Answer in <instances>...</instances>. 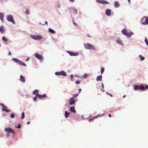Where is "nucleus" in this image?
<instances>
[{"instance_id":"9b49d317","label":"nucleus","mask_w":148,"mask_h":148,"mask_svg":"<svg viewBox=\"0 0 148 148\" xmlns=\"http://www.w3.org/2000/svg\"><path fill=\"white\" fill-rule=\"evenodd\" d=\"M25 78L22 75H21L20 76V81L23 82H25Z\"/></svg>"},{"instance_id":"e433bc0d","label":"nucleus","mask_w":148,"mask_h":148,"mask_svg":"<svg viewBox=\"0 0 148 148\" xmlns=\"http://www.w3.org/2000/svg\"><path fill=\"white\" fill-rule=\"evenodd\" d=\"M16 127L18 129L20 128L21 127V124H18V126Z\"/></svg>"},{"instance_id":"412c9836","label":"nucleus","mask_w":148,"mask_h":148,"mask_svg":"<svg viewBox=\"0 0 148 148\" xmlns=\"http://www.w3.org/2000/svg\"><path fill=\"white\" fill-rule=\"evenodd\" d=\"M101 3L102 4H108L109 3L107 1L101 0Z\"/></svg>"},{"instance_id":"f257e3e1","label":"nucleus","mask_w":148,"mask_h":148,"mask_svg":"<svg viewBox=\"0 0 148 148\" xmlns=\"http://www.w3.org/2000/svg\"><path fill=\"white\" fill-rule=\"evenodd\" d=\"M134 90H144L145 89H148V85H146L145 87H144L143 86H137L135 85L134 86Z\"/></svg>"},{"instance_id":"f03ea898","label":"nucleus","mask_w":148,"mask_h":148,"mask_svg":"<svg viewBox=\"0 0 148 148\" xmlns=\"http://www.w3.org/2000/svg\"><path fill=\"white\" fill-rule=\"evenodd\" d=\"M122 33L124 35L126 36L127 37H131L133 34V32H127V30L125 28L122 30Z\"/></svg>"},{"instance_id":"79ce46f5","label":"nucleus","mask_w":148,"mask_h":148,"mask_svg":"<svg viewBox=\"0 0 148 148\" xmlns=\"http://www.w3.org/2000/svg\"><path fill=\"white\" fill-rule=\"evenodd\" d=\"M0 105L3 107L7 108V107L4 105L3 104L1 103Z\"/></svg>"},{"instance_id":"09e8293b","label":"nucleus","mask_w":148,"mask_h":148,"mask_svg":"<svg viewBox=\"0 0 148 148\" xmlns=\"http://www.w3.org/2000/svg\"><path fill=\"white\" fill-rule=\"evenodd\" d=\"M109 116L110 117H111V114H109Z\"/></svg>"},{"instance_id":"b1692460","label":"nucleus","mask_w":148,"mask_h":148,"mask_svg":"<svg viewBox=\"0 0 148 148\" xmlns=\"http://www.w3.org/2000/svg\"><path fill=\"white\" fill-rule=\"evenodd\" d=\"M139 57L140 58V60L141 61H143L144 60L145 58L144 57H143V56L141 55H139Z\"/></svg>"},{"instance_id":"c03bdc74","label":"nucleus","mask_w":148,"mask_h":148,"mask_svg":"<svg viewBox=\"0 0 148 148\" xmlns=\"http://www.w3.org/2000/svg\"><path fill=\"white\" fill-rule=\"evenodd\" d=\"M116 41H117V42H118V43H120L121 44V45H123V44L121 43V42H119V40H116Z\"/></svg>"},{"instance_id":"f704fd0d","label":"nucleus","mask_w":148,"mask_h":148,"mask_svg":"<svg viewBox=\"0 0 148 148\" xmlns=\"http://www.w3.org/2000/svg\"><path fill=\"white\" fill-rule=\"evenodd\" d=\"M73 75H70V77L71 78V80L72 81H73V80L72 79L73 78Z\"/></svg>"},{"instance_id":"dca6fc26","label":"nucleus","mask_w":148,"mask_h":148,"mask_svg":"<svg viewBox=\"0 0 148 148\" xmlns=\"http://www.w3.org/2000/svg\"><path fill=\"white\" fill-rule=\"evenodd\" d=\"M33 94L37 96L38 95H39L38 90H34L33 92Z\"/></svg>"},{"instance_id":"ddd939ff","label":"nucleus","mask_w":148,"mask_h":148,"mask_svg":"<svg viewBox=\"0 0 148 148\" xmlns=\"http://www.w3.org/2000/svg\"><path fill=\"white\" fill-rule=\"evenodd\" d=\"M69 53L71 56H76L78 55V53L77 52L73 53L72 52H69Z\"/></svg>"},{"instance_id":"a18cd8bd","label":"nucleus","mask_w":148,"mask_h":148,"mask_svg":"<svg viewBox=\"0 0 148 148\" xmlns=\"http://www.w3.org/2000/svg\"><path fill=\"white\" fill-rule=\"evenodd\" d=\"M73 24L74 25H77V26L78 27V25H77V23H75L74 22H73Z\"/></svg>"},{"instance_id":"a878e982","label":"nucleus","mask_w":148,"mask_h":148,"mask_svg":"<svg viewBox=\"0 0 148 148\" xmlns=\"http://www.w3.org/2000/svg\"><path fill=\"white\" fill-rule=\"evenodd\" d=\"M2 39L3 40L7 42L8 41V40L6 38V37L5 36H3L2 37Z\"/></svg>"},{"instance_id":"473e14b6","label":"nucleus","mask_w":148,"mask_h":148,"mask_svg":"<svg viewBox=\"0 0 148 148\" xmlns=\"http://www.w3.org/2000/svg\"><path fill=\"white\" fill-rule=\"evenodd\" d=\"M55 74L57 75H60V72H56Z\"/></svg>"},{"instance_id":"8fccbe9b","label":"nucleus","mask_w":148,"mask_h":148,"mask_svg":"<svg viewBox=\"0 0 148 148\" xmlns=\"http://www.w3.org/2000/svg\"><path fill=\"white\" fill-rule=\"evenodd\" d=\"M11 55V53L10 51H9V55L10 56Z\"/></svg>"},{"instance_id":"39448f33","label":"nucleus","mask_w":148,"mask_h":148,"mask_svg":"<svg viewBox=\"0 0 148 148\" xmlns=\"http://www.w3.org/2000/svg\"><path fill=\"white\" fill-rule=\"evenodd\" d=\"M7 19L8 21L12 22L13 24H15V22L14 21L13 17L12 15H9L6 16Z\"/></svg>"},{"instance_id":"de8ad7c7","label":"nucleus","mask_w":148,"mask_h":148,"mask_svg":"<svg viewBox=\"0 0 148 148\" xmlns=\"http://www.w3.org/2000/svg\"><path fill=\"white\" fill-rule=\"evenodd\" d=\"M6 136H7V137H8L9 136V133H8L7 134H6Z\"/></svg>"},{"instance_id":"6e6d98bb","label":"nucleus","mask_w":148,"mask_h":148,"mask_svg":"<svg viewBox=\"0 0 148 148\" xmlns=\"http://www.w3.org/2000/svg\"><path fill=\"white\" fill-rule=\"evenodd\" d=\"M30 122H27V124H29L30 123Z\"/></svg>"},{"instance_id":"37998d69","label":"nucleus","mask_w":148,"mask_h":148,"mask_svg":"<svg viewBox=\"0 0 148 148\" xmlns=\"http://www.w3.org/2000/svg\"><path fill=\"white\" fill-rule=\"evenodd\" d=\"M96 1L97 2L100 3L101 1V0H96Z\"/></svg>"},{"instance_id":"4468645a","label":"nucleus","mask_w":148,"mask_h":148,"mask_svg":"<svg viewBox=\"0 0 148 148\" xmlns=\"http://www.w3.org/2000/svg\"><path fill=\"white\" fill-rule=\"evenodd\" d=\"M37 96L40 99H41L43 97H46L47 96L45 94H44L43 95H40L39 94Z\"/></svg>"},{"instance_id":"72a5a7b5","label":"nucleus","mask_w":148,"mask_h":148,"mask_svg":"<svg viewBox=\"0 0 148 148\" xmlns=\"http://www.w3.org/2000/svg\"><path fill=\"white\" fill-rule=\"evenodd\" d=\"M10 117L12 118H14V115L13 113H12L10 116Z\"/></svg>"},{"instance_id":"5701e85b","label":"nucleus","mask_w":148,"mask_h":148,"mask_svg":"<svg viewBox=\"0 0 148 148\" xmlns=\"http://www.w3.org/2000/svg\"><path fill=\"white\" fill-rule=\"evenodd\" d=\"M49 31L52 34H55L56 33L51 28L49 29Z\"/></svg>"},{"instance_id":"aec40b11","label":"nucleus","mask_w":148,"mask_h":148,"mask_svg":"<svg viewBox=\"0 0 148 148\" xmlns=\"http://www.w3.org/2000/svg\"><path fill=\"white\" fill-rule=\"evenodd\" d=\"M119 2L118 1H115L114 3V6L115 8L119 7Z\"/></svg>"},{"instance_id":"a19ab883","label":"nucleus","mask_w":148,"mask_h":148,"mask_svg":"<svg viewBox=\"0 0 148 148\" xmlns=\"http://www.w3.org/2000/svg\"><path fill=\"white\" fill-rule=\"evenodd\" d=\"M75 82L77 84H79L80 83V82L79 80L76 81Z\"/></svg>"},{"instance_id":"f3484780","label":"nucleus","mask_w":148,"mask_h":148,"mask_svg":"<svg viewBox=\"0 0 148 148\" xmlns=\"http://www.w3.org/2000/svg\"><path fill=\"white\" fill-rule=\"evenodd\" d=\"M60 75L66 76V73L64 71H62L60 72Z\"/></svg>"},{"instance_id":"c9c22d12","label":"nucleus","mask_w":148,"mask_h":148,"mask_svg":"<svg viewBox=\"0 0 148 148\" xmlns=\"http://www.w3.org/2000/svg\"><path fill=\"white\" fill-rule=\"evenodd\" d=\"M87 75L86 74H84L83 76V77L84 78H86L87 77Z\"/></svg>"},{"instance_id":"bb28decb","label":"nucleus","mask_w":148,"mask_h":148,"mask_svg":"<svg viewBox=\"0 0 148 148\" xmlns=\"http://www.w3.org/2000/svg\"><path fill=\"white\" fill-rule=\"evenodd\" d=\"M0 31L2 32L4 31V28L2 26L0 28Z\"/></svg>"},{"instance_id":"1a4fd4ad","label":"nucleus","mask_w":148,"mask_h":148,"mask_svg":"<svg viewBox=\"0 0 148 148\" xmlns=\"http://www.w3.org/2000/svg\"><path fill=\"white\" fill-rule=\"evenodd\" d=\"M69 103L70 105L74 104L75 103V101H74V97H71L70 98L69 101Z\"/></svg>"},{"instance_id":"49530a36","label":"nucleus","mask_w":148,"mask_h":148,"mask_svg":"<svg viewBox=\"0 0 148 148\" xmlns=\"http://www.w3.org/2000/svg\"><path fill=\"white\" fill-rule=\"evenodd\" d=\"M78 90H79V93H79L81 92V90H82V89H80V88H79V89H78Z\"/></svg>"},{"instance_id":"58836bf2","label":"nucleus","mask_w":148,"mask_h":148,"mask_svg":"<svg viewBox=\"0 0 148 148\" xmlns=\"http://www.w3.org/2000/svg\"><path fill=\"white\" fill-rule=\"evenodd\" d=\"M25 13L27 14L28 15L30 13L29 11H28V10H27L25 11Z\"/></svg>"},{"instance_id":"a211bd4d","label":"nucleus","mask_w":148,"mask_h":148,"mask_svg":"<svg viewBox=\"0 0 148 148\" xmlns=\"http://www.w3.org/2000/svg\"><path fill=\"white\" fill-rule=\"evenodd\" d=\"M70 110L71 111L75 113L76 112V110L75 109V108L73 107H71L70 108Z\"/></svg>"},{"instance_id":"c85d7f7f","label":"nucleus","mask_w":148,"mask_h":148,"mask_svg":"<svg viewBox=\"0 0 148 148\" xmlns=\"http://www.w3.org/2000/svg\"><path fill=\"white\" fill-rule=\"evenodd\" d=\"M104 70V69L103 68H102L101 69V74H102L103 73Z\"/></svg>"},{"instance_id":"4d7b16f0","label":"nucleus","mask_w":148,"mask_h":148,"mask_svg":"<svg viewBox=\"0 0 148 148\" xmlns=\"http://www.w3.org/2000/svg\"><path fill=\"white\" fill-rule=\"evenodd\" d=\"M70 0L72 2H73L75 0Z\"/></svg>"},{"instance_id":"0eeeda50","label":"nucleus","mask_w":148,"mask_h":148,"mask_svg":"<svg viewBox=\"0 0 148 148\" xmlns=\"http://www.w3.org/2000/svg\"><path fill=\"white\" fill-rule=\"evenodd\" d=\"M4 130L6 132H8L9 133H13L14 134H15V132H14V130L12 128L10 127L5 128L4 129Z\"/></svg>"},{"instance_id":"7ed1b4c3","label":"nucleus","mask_w":148,"mask_h":148,"mask_svg":"<svg viewBox=\"0 0 148 148\" xmlns=\"http://www.w3.org/2000/svg\"><path fill=\"white\" fill-rule=\"evenodd\" d=\"M85 47L86 49H92L95 50V49L93 46L89 43L84 44Z\"/></svg>"},{"instance_id":"6e6552de","label":"nucleus","mask_w":148,"mask_h":148,"mask_svg":"<svg viewBox=\"0 0 148 148\" xmlns=\"http://www.w3.org/2000/svg\"><path fill=\"white\" fill-rule=\"evenodd\" d=\"M32 38L35 40H39L42 38V36H31Z\"/></svg>"},{"instance_id":"423d86ee","label":"nucleus","mask_w":148,"mask_h":148,"mask_svg":"<svg viewBox=\"0 0 148 148\" xmlns=\"http://www.w3.org/2000/svg\"><path fill=\"white\" fill-rule=\"evenodd\" d=\"M141 23L143 24H148V17H144L141 20Z\"/></svg>"},{"instance_id":"864d4df0","label":"nucleus","mask_w":148,"mask_h":148,"mask_svg":"<svg viewBox=\"0 0 148 148\" xmlns=\"http://www.w3.org/2000/svg\"><path fill=\"white\" fill-rule=\"evenodd\" d=\"M102 86L103 87V88H104V85L103 83L102 84Z\"/></svg>"},{"instance_id":"9d476101","label":"nucleus","mask_w":148,"mask_h":148,"mask_svg":"<svg viewBox=\"0 0 148 148\" xmlns=\"http://www.w3.org/2000/svg\"><path fill=\"white\" fill-rule=\"evenodd\" d=\"M35 57L36 58H37L39 60H42V56H41L40 55H39V54L38 53H36L35 55Z\"/></svg>"},{"instance_id":"6ab92c4d","label":"nucleus","mask_w":148,"mask_h":148,"mask_svg":"<svg viewBox=\"0 0 148 148\" xmlns=\"http://www.w3.org/2000/svg\"><path fill=\"white\" fill-rule=\"evenodd\" d=\"M102 79V77L101 75L98 76L97 77L96 80L97 81H101Z\"/></svg>"},{"instance_id":"4c0bfd02","label":"nucleus","mask_w":148,"mask_h":148,"mask_svg":"<svg viewBox=\"0 0 148 148\" xmlns=\"http://www.w3.org/2000/svg\"><path fill=\"white\" fill-rule=\"evenodd\" d=\"M37 97H38L37 96H36L33 99V100L34 101H35L36 100L37 98Z\"/></svg>"},{"instance_id":"20e7f679","label":"nucleus","mask_w":148,"mask_h":148,"mask_svg":"<svg viewBox=\"0 0 148 148\" xmlns=\"http://www.w3.org/2000/svg\"><path fill=\"white\" fill-rule=\"evenodd\" d=\"M12 60L18 63L19 64L24 66H26V64L25 63L17 58H13Z\"/></svg>"},{"instance_id":"2f4dec72","label":"nucleus","mask_w":148,"mask_h":148,"mask_svg":"<svg viewBox=\"0 0 148 148\" xmlns=\"http://www.w3.org/2000/svg\"><path fill=\"white\" fill-rule=\"evenodd\" d=\"M73 12L75 14H77V10L76 9H74Z\"/></svg>"},{"instance_id":"bf43d9fd","label":"nucleus","mask_w":148,"mask_h":148,"mask_svg":"<svg viewBox=\"0 0 148 148\" xmlns=\"http://www.w3.org/2000/svg\"><path fill=\"white\" fill-rule=\"evenodd\" d=\"M129 3H130V0H128Z\"/></svg>"},{"instance_id":"cd10ccee","label":"nucleus","mask_w":148,"mask_h":148,"mask_svg":"<svg viewBox=\"0 0 148 148\" xmlns=\"http://www.w3.org/2000/svg\"><path fill=\"white\" fill-rule=\"evenodd\" d=\"M2 110L3 111H5L7 112H9L10 111V110H8L4 108H2Z\"/></svg>"},{"instance_id":"c756f323","label":"nucleus","mask_w":148,"mask_h":148,"mask_svg":"<svg viewBox=\"0 0 148 148\" xmlns=\"http://www.w3.org/2000/svg\"><path fill=\"white\" fill-rule=\"evenodd\" d=\"M79 95V93H77L75 94H74L73 95V97H74V98L77 97Z\"/></svg>"},{"instance_id":"603ef678","label":"nucleus","mask_w":148,"mask_h":148,"mask_svg":"<svg viewBox=\"0 0 148 148\" xmlns=\"http://www.w3.org/2000/svg\"><path fill=\"white\" fill-rule=\"evenodd\" d=\"M45 23L46 25H47V24H48L47 22V21H45Z\"/></svg>"},{"instance_id":"ea45409f","label":"nucleus","mask_w":148,"mask_h":148,"mask_svg":"<svg viewBox=\"0 0 148 148\" xmlns=\"http://www.w3.org/2000/svg\"><path fill=\"white\" fill-rule=\"evenodd\" d=\"M99 116V115H98L97 116H95L93 118H92V119H90L89 120V121H90L91 120H92L93 119H94L95 118H96L98 116Z\"/></svg>"},{"instance_id":"393cba45","label":"nucleus","mask_w":148,"mask_h":148,"mask_svg":"<svg viewBox=\"0 0 148 148\" xmlns=\"http://www.w3.org/2000/svg\"><path fill=\"white\" fill-rule=\"evenodd\" d=\"M25 117V113L23 112L22 113V116L21 117V119H23Z\"/></svg>"},{"instance_id":"13d9d810","label":"nucleus","mask_w":148,"mask_h":148,"mask_svg":"<svg viewBox=\"0 0 148 148\" xmlns=\"http://www.w3.org/2000/svg\"><path fill=\"white\" fill-rule=\"evenodd\" d=\"M125 96H125V95H124L123 96V98H125Z\"/></svg>"},{"instance_id":"5fc2aeb1","label":"nucleus","mask_w":148,"mask_h":148,"mask_svg":"<svg viewBox=\"0 0 148 148\" xmlns=\"http://www.w3.org/2000/svg\"><path fill=\"white\" fill-rule=\"evenodd\" d=\"M109 95L111 97H112V95L111 94H109Z\"/></svg>"},{"instance_id":"7c9ffc66","label":"nucleus","mask_w":148,"mask_h":148,"mask_svg":"<svg viewBox=\"0 0 148 148\" xmlns=\"http://www.w3.org/2000/svg\"><path fill=\"white\" fill-rule=\"evenodd\" d=\"M145 42L146 43V45L148 46V40L147 39L145 38Z\"/></svg>"},{"instance_id":"4be33fe9","label":"nucleus","mask_w":148,"mask_h":148,"mask_svg":"<svg viewBox=\"0 0 148 148\" xmlns=\"http://www.w3.org/2000/svg\"><path fill=\"white\" fill-rule=\"evenodd\" d=\"M70 114V113H68L67 111H65V116L66 118H67L69 117V115Z\"/></svg>"},{"instance_id":"2eb2a0df","label":"nucleus","mask_w":148,"mask_h":148,"mask_svg":"<svg viewBox=\"0 0 148 148\" xmlns=\"http://www.w3.org/2000/svg\"><path fill=\"white\" fill-rule=\"evenodd\" d=\"M4 14L2 13H0V18L3 22Z\"/></svg>"},{"instance_id":"052dcab7","label":"nucleus","mask_w":148,"mask_h":148,"mask_svg":"<svg viewBox=\"0 0 148 148\" xmlns=\"http://www.w3.org/2000/svg\"><path fill=\"white\" fill-rule=\"evenodd\" d=\"M103 92H104V90H103Z\"/></svg>"},{"instance_id":"f8f14e48","label":"nucleus","mask_w":148,"mask_h":148,"mask_svg":"<svg viewBox=\"0 0 148 148\" xmlns=\"http://www.w3.org/2000/svg\"><path fill=\"white\" fill-rule=\"evenodd\" d=\"M111 10L110 9H108L106 10V14L108 16H110L111 14Z\"/></svg>"},{"instance_id":"3c124183","label":"nucleus","mask_w":148,"mask_h":148,"mask_svg":"<svg viewBox=\"0 0 148 148\" xmlns=\"http://www.w3.org/2000/svg\"><path fill=\"white\" fill-rule=\"evenodd\" d=\"M29 58H27L26 59V61H28V60H29Z\"/></svg>"}]
</instances>
